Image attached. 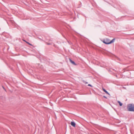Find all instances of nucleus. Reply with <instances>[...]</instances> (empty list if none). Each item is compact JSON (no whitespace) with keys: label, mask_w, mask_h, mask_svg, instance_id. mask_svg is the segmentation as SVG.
I'll return each instance as SVG.
<instances>
[{"label":"nucleus","mask_w":134,"mask_h":134,"mask_svg":"<svg viewBox=\"0 0 134 134\" xmlns=\"http://www.w3.org/2000/svg\"><path fill=\"white\" fill-rule=\"evenodd\" d=\"M69 60H70V62L72 63V64H73L74 65H76V64L75 63V62L73 61H72L71 59H69Z\"/></svg>","instance_id":"4"},{"label":"nucleus","mask_w":134,"mask_h":134,"mask_svg":"<svg viewBox=\"0 0 134 134\" xmlns=\"http://www.w3.org/2000/svg\"><path fill=\"white\" fill-rule=\"evenodd\" d=\"M71 125L74 127H75L76 124L74 122L71 121Z\"/></svg>","instance_id":"3"},{"label":"nucleus","mask_w":134,"mask_h":134,"mask_svg":"<svg viewBox=\"0 0 134 134\" xmlns=\"http://www.w3.org/2000/svg\"><path fill=\"white\" fill-rule=\"evenodd\" d=\"M103 97L104 98H106V99L107 98V97L106 96H103Z\"/></svg>","instance_id":"9"},{"label":"nucleus","mask_w":134,"mask_h":134,"mask_svg":"<svg viewBox=\"0 0 134 134\" xmlns=\"http://www.w3.org/2000/svg\"><path fill=\"white\" fill-rule=\"evenodd\" d=\"M26 42L28 44L31 45V46H32V45L31 44H30V43H29L28 42Z\"/></svg>","instance_id":"7"},{"label":"nucleus","mask_w":134,"mask_h":134,"mask_svg":"<svg viewBox=\"0 0 134 134\" xmlns=\"http://www.w3.org/2000/svg\"><path fill=\"white\" fill-rule=\"evenodd\" d=\"M103 91L105 92L106 94H108L109 95H110V94L104 88H103Z\"/></svg>","instance_id":"5"},{"label":"nucleus","mask_w":134,"mask_h":134,"mask_svg":"<svg viewBox=\"0 0 134 134\" xmlns=\"http://www.w3.org/2000/svg\"><path fill=\"white\" fill-rule=\"evenodd\" d=\"M88 86H90L91 87H92V86L90 84H89L88 85Z\"/></svg>","instance_id":"8"},{"label":"nucleus","mask_w":134,"mask_h":134,"mask_svg":"<svg viewBox=\"0 0 134 134\" xmlns=\"http://www.w3.org/2000/svg\"><path fill=\"white\" fill-rule=\"evenodd\" d=\"M3 88L4 89V87H3Z\"/></svg>","instance_id":"11"},{"label":"nucleus","mask_w":134,"mask_h":134,"mask_svg":"<svg viewBox=\"0 0 134 134\" xmlns=\"http://www.w3.org/2000/svg\"><path fill=\"white\" fill-rule=\"evenodd\" d=\"M118 102L119 104L120 105V106H122V103L121 102L119 101H118Z\"/></svg>","instance_id":"6"},{"label":"nucleus","mask_w":134,"mask_h":134,"mask_svg":"<svg viewBox=\"0 0 134 134\" xmlns=\"http://www.w3.org/2000/svg\"><path fill=\"white\" fill-rule=\"evenodd\" d=\"M115 40V39L113 38L109 42H106L107 41L106 40H104L103 42L104 43L106 44H111V43H112Z\"/></svg>","instance_id":"2"},{"label":"nucleus","mask_w":134,"mask_h":134,"mask_svg":"<svg viewBox=\"0 0 134 134\" xmlns=\"http://www.w3.org/2000/svg\"><path fill=\"white\" fill-rule=\"evenodd\" d=\"M48 44V45H49V44H49V43H48V44Z\"/></svg>","instance_id":"10"},{"label":"nucleus","mask_w":134,"mask_h":134,"mask_svg":"<svg viewBox=\"0 0 134 134\" xmlns=\"http://www.w3.org/2000/svg\"><path fill=\"white\" fill-rule=\"evenodd\" d=\"M127 108L129 111H134V104H128L127 105Z\"/></svg>","instance_id":"1"}]
</instances>
